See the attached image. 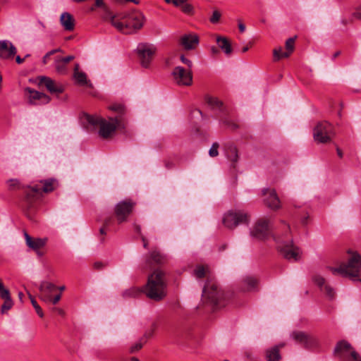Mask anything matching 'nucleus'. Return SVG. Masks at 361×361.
Wrapping results in <instances>:
<instances>
[{
  "mask_svg": "<svg viewBox=\"0 0 361 361\" xmlns=\"http://www.w3.org/2000/svg\"><path fill=\"white\" fill-rule=\"evenodd\" d=\"M107 13L112 25L124 34H131L143 26L145 17L142 13H119L113 16L108 11Z\"/></svg>",
  "mask_w": 361,
  "mask_h": 361,
  "instance_id": "f257e3e1",
  "label": "nucleus"
},
{
  "mask_svg": "<svg viewBox=\"0 0 361 361\" xmlns=\"http://www.w3.org/2000/svg\"><path fill=\"white\" fill-rule=\"evenodd\" d=\"M166 287L164 273L157 269L148 276L147 283L142 287V290L148 298L159 302L166 296Z\"/></svg>",
  "mask_w": 361,
  "mask_h": 361,
  "instance_id": "f03ea898",
  "label": "nucleus"
},
{
  "mask_svg": "<svg viewBox=\"0 0 361 361\" xmlns=\"http://www.w3.org/2000/svg\"><path fill=\"white\" fill-rule=\"evenodd\" d=\"M277 244V249L281 255L287 260L298 262L301 258L300 249L293 244L288 225L284 226V231L281 235L274 237Z\"/></svg>",
  "mask_w": 361,
  "mask_h": 361,
  "instance_id": "7ed1b4c3",
  "label": "nucleus"
},
{
  "mask_svg": "<svg viewBox=\"0 0 361 361\" xmlns=\"http://www.w3.org/2000/svg\"><path fill=\"white\" fill-rule=\"evenodd\" d=\"M84 120L93 127L99 126V135L104 138H109L116 130V128L120 126V118H110L109 121L98 116L90 114L84 115Z\"/></svg>",
  "mask_w": 361,
  "mask_h": 361,
  "instance_id": "20e7f679",
  "label": "nucleus"
},
{
  "mask_svg": "<svg viewBox=\"0 0 361 361\" xmlns=\"http://www.w3.org/2000/svg\"><path fill=\"white\" fill-rule=\"evenodd\" d=\"M40 183L41 185H36L32 187L26 192L25 202L27 204V210L25 214L30 219H32V204L34 200L42 192H49L53 191L58 185L56 180L54 178L42 180L40 181Z\"/></svg>",
  "mask_w": 361,
  "mask_h": 361,
  "instance_id": "39448f33",
  "label": "nucleus"
},
{
  "mask_svg": "<svg viewBox=\"0 0 361 361\" xmlns=\"http://www.w3.org/2000/svg\"><path fill=\"white\" fill-rule=\"evenodd\" d=\"M202 297L214 308H219L225 305L226 297L224 293L216 283L211 281H207L204 285Z\"/></svg>",
  "mask_w": 361,
  "mask_h": 361,
  "instance_id": "423d86ee",
  "label": "nucleus"
},
{
  "mask_svg": "<svg viewBox=\"0 0 361 361\" xmlns=\"http://www.w3.org/2000/svg\"><path fill=\"white\" fill-rule=\"evenodd\" d=\"M333 354L339 361H361L360 354L345 340H341L336 343Z\"/></svg>",
  "mask_w": 361,
  "mask_h": 361,
  "instance_id": "0eeeda50",
  "label": "nucleus"
},
{
  "mask_svg": "<svg viewBox=\"0 0 361 361\" xmlns=\"http://www.w3.org/2000/svg\"><path fill=\"white\" fill-rule=\"evenodd\" d=\"M360 267L361 255L354 254L349 259L348 264H342L339 267H329V269L334 275L339 274L345 276L357 277Z\"/></svg>",
  "mask_w": 361,
  "mask_h": 361,
  "instance_id": "6e6552de",
  "label": "nucleus"
},
{
  "mask_svg": "<svg viewBox=\"0 0 361 361\" xmlns=\"http://www.w3.org/2000/svg\"><path fill=\"white\" fill-rule=\"evenodd\" d=\"M335 135L333 126L326 121L319 122L314 128L313 137L317 143L330 142Z\"/></svg>",
  "mask_w": 361,
  "mask_h": 361,
  "instance_id": "1a4fd4ad",
  "label": "nucleus"
},
{
  "mask_svg": "<svg viewBox=\"0 0 361 361\" xmlns=\"http://www.w3.org/2000/svg\"><path fill=\"white\" fill-rule=\"evenodd\" d=\"M250 216L242 210H229L224 214L222 222L224 226L234 229L240 224H248Z\"/></svg>",
  "mask_w": 361,
  "mask_h": 361,
  "instance_id": "9d476101",
  "label": "nucleus"
},
{
  "mask_svg": "<svg viewBox=\"0 0 361 361\" xmlns=\"http://www.w3.org/2000/svg\"><path fill=\"white\" fill-rule=\"evenodd\" d=\"M136 51L142 67L149 68L157 51V47L152 44L140 43Z\"/></svg>",
  "mask_w": 361,
  "mask_h": 361,
  "instance_id": "9b49d317",
  "label": "nucleus"
},
{
  "mask_svg": "<svg viewBox=\"0 0 361 361\" xmlns=\"http://www.w3.org/2000/svg\"><path fill=\"white\" fill-rule=\"evenodd\" d=\"M135 203L130 200L121 201L115 206L114 213L118 224L127 221L128 217L132 213Z\"/></svg>",
  "mask_w": 361,
  "mask_h": 361,
  "instance_id": "f8f14e48",
  "label": "nucleus"
},
{
  "mask_svg": "<svg viewBox=\"0 0 361 361\" xmlns=\"http://www.w3.org/2000/svg\"><path fill=\"white\" fill-rule=\"evenodd\" d=\"M290 336L296 343L307 349L313 348L317 345L315 338L305 331H293Z\"/></svg>",
  "mask_w": 361,
  "mask_h": 361,
  "instance_id": "ddd939ff",
  "label": "nucleus"
},
{
  "mask_svg": "<svg viewBox=\"0 0 361 361\" xmlns=\"http://www.w3.org/2000/svg\"><path fill=\"white\" fill-rule=\"evenodd\" d=\"M172 75L175 82L178 85L189 86L192 82V75L190 70H186L181 66H176L173 69Z\"/></svg>",
  "mask_w": 361,
  "mask_h": 361,
  "instance_id": "4468645a",
  "label": "nucleus"
},
{
  "mask_svg": "<svg viewBox=\"0 0 361 361\" xmlns=\"http://www.w3.org/2000/svg\"><path fill=\"white\" fill-rule=\"evenodd\" d=\"M270 233V225L268 219H259L250 231L252 237L263 240L269 236Z\"/></svg>",
  "mask_w": 361,
  "mask_h": 361,
  "instance_id": "2eb2a0df",
  "label": "nucleus"
},
{
  "mask_svg": "<svg viewBox=\"0 0 361 361\" xmlns=\"http://www.w3.org/2000/svg\"><path fill=\"white\" fill-rule=\"evenodd\" d=\"M264 204L270 209L276 210L281 207L280 200L274 189L264 188L262 190Z\"/></svg>",
  "mask_w": 361,
  "mask_h": 361,
  "instance_id": "dca6fc26",
  "label": "nucleus"
},
{
  "mask_svg": "<svg viewBox=\"0 0 361 361\" xmlns=\"http://www.w3.org/2000/svg\"><path fill=\"white\" fill-rule=\"evenodd\" d=\"M56 289L57 286L54 283L46 281H42L39 286V299L44 302H49L51 300V293Z\"/></svg>",
  "mask_w": 361,
  "mask_h": 361,
  "instance_id": "f3484780",
  "label": "nucleus"
},
{
  "mask_svg": "<svg viewBox=\"0 0 361 361\" xmlns=\"http://www.w3.org/2000/svg\"><path fill=\"white\" fill-rule=\"evenodd\" d=\"M25 92L29 94V102L32 104H45L49 102L50 98L47 94L35 91L30 87L25 89Z\"/></svg>",
  "mask_w": 361,
  "mask_h": 361,
  "instance_id": "a211bd4d",
  "label": "nucleus"
},
{
  "mask_svg": "<svg viewBox=\"0 0 361 361\" xmlns=\"http://www.w3.org/2000/svg\"><path fill=\"white\" fill-rule=\"evenodd\" d=\"M295 38H288L286 42V51H283L281 47L276 48L273 51L274 61H279L281 58H288L294 50Z\"/></svg>",
  "mask_w": 361,
  "mask_h": 361,
  "instance_id": "6ab92c4d",
  "label": "nucleus"
},
{
  "mask_svg": "<svg viewBox=\"0 0 361 361\" xmlns=\"http://www.w3.org/2000/svg\"><path fill=\"white\" fill-rule=\"evenodd\" d=\"M16 48L8 40H0V58L3 59H12L16 54Z\"/></svg>",
  "mask_w": 361,
  "mask_h": 361,
  "instance_id": "aec40b11",
  "label": "nucleus"
},
{
  "mask_svg": "<svg viewBox=\"0 0 361 361\" xmlns=\"http://www.w3.org/2000/svg\"><path fill=\"white\" fill-rule=\"evenodd\" d=\"M39 83L42 85H44L51 94H59L62 93L64 90L62 85L56 82L49 77H41Z\"/></svg>",
  "mask_w": 361,
  "mask_h": 361,
  "instance_id": "412c9836",
  "label": "nucleus"
},
{
  "mask_svg": "<svg viewBox=\"0 0 361 361\" xmlns=\"http://www.w3.org/2000/svg\"><path fill=\"white\" fill-rule=\"evenodd\" d=\"M224 154L231 162V166L235 169L239 159L238 150L236 146L232 143H227L224 146Z\"/></svg>",
  "mask_w": 361,
  "mask_h": 361,
  "instance_id": "4be33fe9",
  "label": "nucleus"
},
{
  "mask_svg": "<svg viewBox=\"0 0 361 361\" xmlns=\"http://www.w3.org/2000/svg\"><path fill=\"white\" fill-rule=\"evenodd\" d=\"M166 262V256L161 253L159 250L154 249L152 250L149 256L146 259V267L151 268L152 263L159 265L164 264Z\"/></svg>",
  "mask_w": 361,
  "mask_h": 361,
  "instance_id": "5701e85b",
  "label": "nucleus"
},
{
  "mask_svg": "<svg viewBox=\"0 0 361 361\" xmlns=\"http://www.w3.org/2000/svg\"><path fill=\"white\" fill-rule=\"evenodd\" d=\"M26 245L32 250L37 252V255L41 256L42 253L39 251V249L43 247L47 241V238H32L27 233H24Z\"/></svg>",
  "mask_w": 361,
  "mask_h": 361,
  "instance_id": "b1692460",
  "label": "nucleus"
},
{
  "mask_svg": "<svg viewBox=\"0 0 361 361\" xmlns=\"http://www.w3.org/2000/svg\"><path fill=\"white\" fill-rule=\"evenodd\" d=\"M179 42L185 50H192L198 45L199 37L195 34H186L180 38Z\"/></svg>",
  "mask_w": 361,
  "mask_h": 361,
  "instance_id": "393cba45",
  "label": "nucleus"
},
{
  "mask_svg": "<svg viewBox=\"0 0 361 361\" xmlns=\"http://www.w3.org/2000/svg\"><path fill=\"white\" fill-rule=\"evenodd\" d=\"M75 56L73 55L66 57H56L54 59V68L56 71L61 75L68 73V64L73 60Z\"/></svg>",
  "mask_w": 361,
  "mask_h": 361,
  "instance_id": "a878e982",
  "label": "nucleus"
},
{
  "mask_svg": "<svg viewBox=\"0 0 361 361\" xmlns=\"http://www.w3.org/2000/svg\"><path fill=\"white\" fill-rule=\"evenodd\" d=\"M257 279L252 276H247L243 279L241 288L243 291H255L257 290Z\"/></svg>",
  "mask_w": 361,
  "mask_h": 361,
  "instance_id": "bb28decb",
  "label": "nucleus"
},
{
  "mask_svg": "<svg viewBox=\"0 0 361 361\" xmlns=\"http://www.w3.org/2000/svg\"><path fill=\"white\" fill-rule=\"evenodd\" d=\"M313 281L320 288L324 286V289L328 297L330 298H333L334 297L335 293L334 289L330 286L325 283L326 280L323 276L316 274L313 276Z\"/></svg>",
  "mask_w": 361,
  "mask_h": 361,
  "instance_id": "cd10ccee",
  "label": "nucleus"
},
{
  "mask_svg": "<svg viewBox=\"0 0 361 361\" xmlns=\"http://www.w3.org/2000/svg\"><path fill=\"white\" fill-rule=\"evenodd\" d=\"M0 297L4 300L1 307V313L4 314L12 308L13 306V301L11 297L10 291L8 289L4 290V291L1 293Z\"/></svg>",
  "mask_w": 361,
  "mask_h": 361,
  "instance_id": "c85d7f7f",
  "label": "nucleus"
},
{
  "mask_svg": "<svg viewBox=\"0 0 361 361\" xmlns=\"http://www.w3.org/2000/svg\"><path fill=\"white\" fill-rule=\"evenodd\" d=\"M60 23L65 30L73 31L74 30L75 20L69 13L64 12L61 14Z\"/></svg>",
  "mask_w": 361,
  "mask_h": 361,
  "instance_id": "c756f323",
  "label": "nucleus"
},
{
  "mask_svg": "<svg viewBox=\"0 0 361 361\" xmlns=\"http://www.w3.org/2000/svg\"><path fill=\"white\" fill-rule=\"evenodd\" d=\"M216 43L219 47L224 51L225 54L230 55L232 54L233 49L231 47V44L228 38L219 36L216 37Z\"/></svg>",
  "mask_w": 361,
  "mask_h": 361,
  "instance_id": "7c9ffc66",
  "label": "nucleus"
},
{
  "mask_svg": "<svg viewBox=\"0 0 361 361\" xmlns=\"http://www.w3.org/2000/svg\"><path fill=\"white\" fill-rule=\"evenodd\" d=\"M265 355L267 361H279L281 358L279 346L268 348L265 352Z\"/></svg>",
  "mask_w": 361,
  "mask_h": 361,
  "instance_id": "2f4dec72",
  "label": "nucleus"
},
{
  "mask_svg": "<svg viewBox=\"0 0 361 361\" xmlns=\"http://www.w3.org/2000/svg\"><path fill=\"white\" fill-rule=\"evenodd\" d=\"M73 78L79 85L92 87V83L87 80V75L84 72L73 73Z\"/></svg>",
  "mask_w": 361,
  "mask_h": 361,
  "instance_id": "473e14b6",
  "label": "nucleus"
},
{
  "mask_svg": "<svg viewBox=\"0 0 361 361\" xmlns=\"http://www.w3.org/2000/svg\"><path fill=\"white\" fill-rule=\"evenodd\" d=\"M142 293H143L142 288H140L137 287H131L123 291L122 295L126 298H135L139 296Z\"/></svg>",
  "mask_w": 361,
  "mask_h": 361,
  "instance_id": "72a5a7b5",
  "label": "nucleus"
},
{
  "mask_svg": "<svg viewBox=\"0 0 361 361\" xmlns=\"http://www.w3.org/2000/svg\"><path fill=\"white\" fill-rule=\"evenodd\" d=\"M206 101L207 103L213 109H221L223 105L222 102L216 97L207 96L206 97Z\"/></svg>",
  "mask_w": 361,
  "mask_h": 361,
  "instance_id": "f704fd0d",
  "label": "nucleus"
},
{
  "mask_svg": "<svg viewBox=\"0 0 361 361\" xmlns=\"http://www.w3.org/2000/svg\"><path fill=\"white\" fill-rule=\"evenodd\" d=\"M27 295L29 296L30 302H31L33 307L35 308L37 314L39 315V317L42 318L44 317V312H43L42 308L40 307V306L38 305V303L37 302L35 299L32 297V295L29 292H27Z\"/></svg>",
  "mask_w": 361,
  "mask_h": 361,
  "instance_id": "c9c22d12",
  "label": "nucleus"
},
{
  "mask_svg": "<svg viewBox=\"0 0 361 361\" xmlns=\"http://www.w3.org/2000/svg\"><path fill=\"white\" fill-rule=\"evenodd\" d=\"M194 275L197 279H202V278L205 277L206 276L205 268L202 265L197 266L196 268L194 269Z\"/></svg>",
  "mask_w": 361,
  "mask_h": 361,
  "instance_id": "e433bc0d",
  "label": "nucleus"
},
{
  "mask_svg": "<svg viewBox=\"0 0 361 361\" xmlns=\"http://www.w3.org/2000/svg\"><path fill=\"white\" fill-rule=\"evenodd\" d=\"M145 343V338H140L138 341H137L135 344H133L130 348V353H135L139 351Z\"/></svg>",
  "mask_w": 361,
  "mask_h": 361,
  "instance_id": "4c0bfd02",
  "label": "nucleus"
},
{
  "mask_svg": "<svg viewBox=\"0 0 361 361\" xmlns=\"http://www.w3.org/2000/svg\"><path fill=\"white\" fill-rule=\"evenodd\" d=\"M219 145L218 142H214L209 150V154L212 157H217L219 154Z\"/></svg>",
  "mask_w": 361,
  "mask_h": 361,
  "instance_id": "58836bf2",
  "label": "nucleus"
},
{
  "mask_svg": "<svg viewBox=\"0 0 361 361\" xmlns=\"http://www.w3.org/2000/svg\"><path fill=\"white\" fill-rule=\"evenodd\" d=\"M155 329H156V324L154 323L152 325V329L147 331L141 338H145V342L146 343L147 340L153 336Z\"/></svg>",
  "mask_w": 361,
  "mask_h": 361,
  "instance_id": "ea45409f",
  "label": "nucleus"
},
{
  "mask_svg": "<svg viewBox=\"0 0 361 361\" xmlns=\"http://www.w3.org/2000/svg\"><path fill=\"white\" fill-rule=\"evenodd\" d=\"M62 50L59 48V49H53V50H51L50 51L47 52L43 57L42 59V62L43 63L46 64L47 63V60L49 59V57L51 56V55H53L56 52H61Z\"/></svg>",
  "mask_w": 361,
  "mask_h": 361,
  "instance_id": "a19ab883",
  "label": "nucleus"
},
{
  "mask_svg": "<svg viewBox=\"0 0 361 361\" xmlns=\"http://www.w3.org/2000/svg\"><path fill=\"white\" fill-rule=\"evenodd\" d=\"M221 18V13L218 11H214L212 16L210 18V22L212 23H216L219 22Z\"/></svg>",
  "mask_w": 361,
  "mask_h": 361,
  "instance_id": "79ce46f5",
  "label": "nucleus"
},
{
  "mask_svg": "<svg viewBox=\"0 0 361 361\" xmlns=\"http://www.w3.org/2000/svg\"><path fill=\"white\" fill-rule=\"evenodd\" d=\"M183 12L187 14H190L192 11V5L187 4L186 2L183 4V6L180 7Z\"/></svg>",
  "mask_w": 361,
  "mask_h": 361,
  "instance_id": "37998d69",
  "label": "nucleus"
},
{
  "mask_svg": "<svg viewBox=\"0 0 361 361\" xmlns=\"http://www.w3.org/2000/svg\"><path fill=\"white\" fill-rule=\"evenodd\" d=\"M8 185L10 189H16L19 188V181L16 179H11L8 180Z\"/></svg>",
  "mask_w": 361,
  "mask_h": 361,
  "instance_id": "c03bdc74",
  "label": "nucleus"
},
{
  "mask_svg": "<svg viewBox=\"0 0 361 361\" xmlns=\"http://www.w3.org/2000/svg\"><path fill=\"white\" fill-rule=\"evenodd\" d=\"M110 109L121 114L123 112L124 106L121 104H114L110 106Z\"/></svg>",
  "mask_w": 361,
  "mask_h": 361,
  "instance_id": "a18cd8bd",
  "label": "nucleus"
},
{
  "mask_svg": "<svg viewBox=\"0 0 361 361\" xmlns=\"http://www.w3.org/2000/svg\"><path fill=\"white\" fill-rule=\"evenodd\" d=\"M111 219H107L104 221V227H102L100 229H99V233L101 235H105L106 234V231H105V228L109 226L111 224Z\"/></svg>",
  "mask_w": 361,
  "mask_h": 361,
  "instance_id": "49530a36",
  "label": "nucleus"
},
{
  "mask_svg": "<svg viewBox=\"0 0 361 361\" xmlns=\"http://www.w3.org/2000/svg\"><path fill=\"white\" fill-rule=\"evenodd\" d=\"M180 61L185 63V65L188 66V70H190V68H192V62L188 59L187 58H185L183 55H181L180 56Z\"/></svg>",
  "mask_w": 361,
  "mask_h": 361,
  "instance_id": "de8ad7c7",
  "label": "nucleus"
},
{
  "mask_svg": "<svg viewBox=\"0 0 361 361\" xmlns=\"http://www.w3.org/2000/svg\"><path fill=\"white\" fill-rule=\"evenodd\" d=\"M164 166L167 169H171L174 168L175 164L173 161L167 159L164 161Z\"/></svg>",
  "mask_w": 361,
  "mask_h": 361,
  "instance_id": "09e8293b",
  "label": "nucleus"
},
{
  "mask_svg": "<svg viewBox=\"0 0 361 361\" xmlns=\"http://www.w3.org/2000/svg\"><path fill=\"white\" fill-rule=\"evenodd\" d=\"M61 298V293H59L56 295L54 298L51 297V300L49 302H51L53 305L57 304Z\"/></svg>",
  "mask_w": 361,
  "mask_h": 361,
  "instance_id": "8fccbe9b",
  "label": "nucleus"
},
{
  "mask_svg": "<svg viewBox=\"0 0 361 361\" xmlns=\"http://www.w3.org/2000/svg\"><path fill=\"white\" fill-rule=\"evenodd\" d=\"M185 2H187V0H173V4L177 7H181Z\"/></svg>",
  "mask_w": 361,
  "mask_h": 361,
  "instance_id": "3c124183",
  "label": "nucleus"
},
{
  "mask_svg": "<svg viewBox=\"0 0 361 361\" xmlns=\"http://www.w3.org/2000/svg\"><path fill=\"white\" fill-rule=\"evenodd\" d=\"M133 227H134V230L140 236V238L142 237V231H141V227L140 225H137L136 224H134L133 225Z\"/></svg>",
  "mask_w": 361,
  "mask_h": 361,
  "instance_id": "603ef678",
  "label": "nucleus"
},
{
  "mask_svg": "<svg viewBox=\"0 0 361 361\" xmlns=\"http://www.w3.org/2000/svg\"><path fill=\"white\" fill-rule=\"evenodd\" d=\"M95 6L103 7L105 9H106V7L103 0H95Z\"/></svg>",
  "mask_w": 361,
  "mask_h": 361,
  "instance_id": "864d4df0",
  "label": "nucleus"
},
{
  "mask_svg": "<svg viewBox=\"0 0 361 361\" xmlns=\"http://www.w3.org/2000/svg\"><path fill=\"white\" fill-rule=\"evenodd\" d=\"M53 311H55L56 312L59 314L61 315V316H63L65 314V312L63 310H62L61 308H59V307H54L52 309Z\"/></svg>",
  "mask_w": 361,
  "mask_h": 361,
  "instance_id": "5fc2aeb1",
  "label": "nucleus"
},
{
  "mask_svg": "<svg viewBox=\"0 0 361 361\" xmlns=\"http://www.w3.org/2000/svg\"><path fill=\"white\" fill-rule=\"evenodd\" d=\"M141 240H142V241L143 243V247L145 248H147V247H148V241H147L146 237L145 235H142Z\"/></svg>",
  "mask_w": 361,
  "mask_h": 361,
  "instance_id": "6e6d98bb",
  "label": "nucleus"
},
{
  "mask_svg": "<svg viewBox=\"0 0 361 361\" xmlns=\"http://www.w3.org/2000/svg\"><path fill=\"white\" fill-rule=\"evenodd\" d=\"M353 16L357 19H361V11L356 9V11L353 13Z\"/></svg>",
  "mask_w": 361,
  "mask_h": 361,
  "instance_id": "4d7b16f0",
  "label": "nucleus"
},
{
  "mask_svg": "<svg viewBox=\"0 0 361 361\" xmlns=\"http://www.w3.org/2000/svg\"><path fill=\"white\" fill-rule=\"evenodd\" d=\"M94 267L97 269H100L103 267V264L100 262H97L94 264Z\"/></svg>",
  "mask_w": 361,
  "mask_h": 361,
  "instance_id": "13d9d810",
  "label": "nucleus"
},
{
  "mask_svg": "<svg viewBox=\"0 0 361 361\" xmlns=\"http://www.w3.org/2000/svg\"><path fill=\"white\" fill-rule=\"evenodd\" d=\"M238 28H239V30L241 32H245V25L242 23H239L238 24Z\"/></svg>",
  "mask_w": 361,
  "mask_h": 361,
  "instance_id": "bf43d9fd",
  "label": "nucleus"
},
{
  "mask_svg": "<svg viewBox=\"0 0 361 361\" xmlns=\"http://www.w3.org/2000/svg\"><path fill=\"white\" fill-rule=\"evenodd\" d=\"M25 59L20 58L19 56H17L16 58V63L18 64L22 63L24 61Z\"/></svg>",
  "mask_w": 361,
  "mask_h": 361,
  "instance_id": "052dcab7",
  "label": "nucleus"
},
{
  "mask_svg": "<svg viewBox=\"0 0 361 361\" xmlns=\"http://www.w3.org/2000/svg\"><path fill=\"white\" fill-rule=\"evenodd\" d=\"M211 51H212V53L213 54H219V49H218L216 47H212L211 48Z\"/></svg>",
  "mask_w": 361,
  "mask_h": 361,
  "instance_id": "680f3d73",
  "label": "nucleus"
},
{
  "mask_svg": "<svg viewBox=\"0 0 361 361\" xmlns=\"http://www.w3.org/2000/svg\"><path fill=\"white\" fill-rule=\"evenodd\" d=\"M336 152H337V154L338 156L340 157V158H342L343 157V152L341 151V149L338 147L336 148Z\"/></svg>",
  "mask_w": 361,
  "mask_h": 361,
  "instance_id": "e2e57ef3",
  "label": "nucleus"
},
{
  "mask_svg": "<svg viewBox=\"0 0 361 361\" xmlns=\"http://www.w3.org/2000/svg\"><path fill=\"white\" fill-rule=\"evenodd\" d=\"M24 297V295L22 292H19L18 293V298H19V300L23 302V298Z\"/></svg>",
  "mask_w": 361,
  "mask_h": 361,
  "instance_id": "0e129e2a",
  "label": "nucleus"
},
{
  "mask_svg": "<svg viewBox=\"0 0 361 361\" xmlns=\"http://www.w3.org/2000/svg\"><path fill=\"white\" fill-rule=\"evenodd\" d=\"M80 72L79 71V64L76 63L74 67V73Z\"/></svg>",
  "mask_w": 361,
  "mask_h": 361,
  "instance_id": "69168bd1",
  "label": "nucleus"
},
{
  "mask_svg": "<svg viewBox=\"0 0 361 361\" xmlns=\"http://www.w3.org/2000/svg\"><path fill=\"white\" fill-rule=\"evenodd\" d=\"M128 1L133 2V3L135 4H139V1L138 0H125V3L126 2H128Z\"/></svg>",
  "mask_w": 361,
  "mask_h": 361,
  "instance_id": "338daca9",
  "label": "nucleus"
},
{
  "mask_svg": "<svg viewBox=\"0 0 361 361\" xmlns=\"http://www.w3.org/2000/svg\"><path fill=\"white\" fill-rule=\"evenodd\" d=\"M341 54V51H336L334 55H333V58L335 59L336 58L337 56H338L339 55Z\"/></svg>",
  "mask_w": 361,
  "mask_h": 361,
  "instance_id": "774afa93",
  "label": "nucleus"
}]
</instances>
